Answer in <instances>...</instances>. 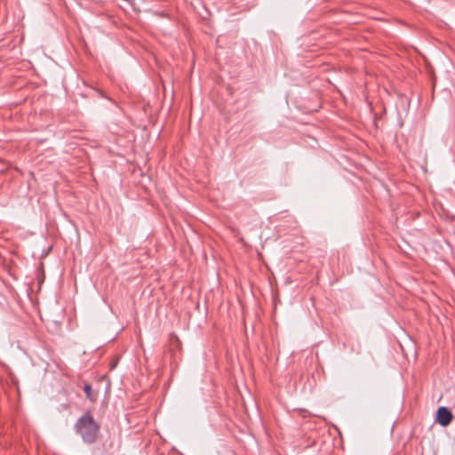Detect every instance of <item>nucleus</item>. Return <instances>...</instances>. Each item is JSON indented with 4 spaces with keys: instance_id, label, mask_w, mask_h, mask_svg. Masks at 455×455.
<instances>
[{
    "instance_id": "1",
    "label": "nucleus",
    "mask_w": 455,
    "mask_h": 455,
    "mask_svg": "<svg viewBox=\"0 0 455 455\" xmlns=\"http://www.w3.org/2000/svg\"><path fill=\"white\" fill-rule=\"evenodd\" d=\"M75 428L84 443L92 444L98 440L100 427L90 411H86L76 420Z\"/></svg>"
},
{
    "instance_id": "2",
    "label": "nucleus",
    "mask_w": 455,
    "mask_h": 455,
    "mask_svg": "<svg viewBox=\"0 0 455 455\" xmlns=\"http://www.w3.org/2000/svg\"><path fill=\"white\" fill-rule=\"evenodd\" d=\"M453 419V415L450 409L445 406H441L437 409L436 411V422L440 424L442 427H447L451 424Z\"/></svg>"
},
{
    "instance_id": "3",
    "label": "nucleus",
    "mask_w": 455,
    "mask_h": 455,
    "mask_svg": "<svg viewBox=\"0 0 455 455\" xmlns=\"http://www.w3.org/2000/svg\"><path fill=\"white\" fill-rule=\"evenodd\" d=\"M84 391L86 395V397L91 400V401H93L94 400V397H93V394H92V387L91 385L89 384H86L84 387Z\"/></svg>"
},
{
    "instance_id": "4",
    "label": "nucleus",
    "mask_w": 455,
    "mask_h": 455,
    "mask_svg": "<svg viewBox=\"0 0 455 455\" xmlns=\"http://www.w3.org/2000/svg\"><path fill=\"white\" fill-rule=\"evenodd\" d=\"M170 342H171L172 345H173L176 347H178L179 344H180V340H179L178 336L175 335L174 333H171L170 334Z\"/></svg>"
}]
</instances>
